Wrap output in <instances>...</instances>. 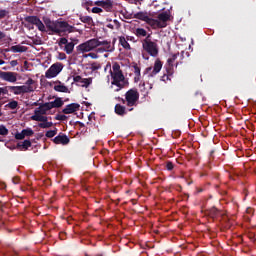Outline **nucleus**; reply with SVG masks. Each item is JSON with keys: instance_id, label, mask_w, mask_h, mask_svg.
Here are the masks:
<instances>
[{"instance_id": "obj_1", "label": "nucleus", "mask_w": 256, "mask_h": 256, "mask_svg": "<svg viewBox=\"0 0 256 256\" xmlns=\"http://www.w3.org/2000/svg\"><path fill=\"white\" fill-rule=\"evenodd\" d=\"M43 22L46 25L48 31H52L55 35H61V33H65L67 27H69V23L66 21H52L49 17H43Z\"/></svg>"}, {"instance_id": "obj_2", "label": "nucleus", "mask_w": 256, "mask_h": 256, "mask_svg": "<svg viewBox=\"0 0 256 256\" xmlns=\"http://www.w3.org/2000/svg\"><path fill=\"white\" fill-rule=\"evenodd\" d=\"M118 101H121L123 105H126L127 111H133V107L137 106V101H139V92L137 89H130L125 94V99L118 97Z\"/></svg>"}, {"instance_id": "obj_3", "label": "nucleus", "mask_w": 256, "mask_h": 256, "mask_svg": "<svg viewBox=\"0 0 256 256\" xmlns=\"http://www.w3.org/2000/svg\"><path fill=\"white\" fill-rule=\"evenodd\" d=\"M141 43L143 51L150 55V57H158L159 44L151 40V34H148L147 37L141 41Z\"/></svg>"}, {"instance_id": "obj_4", "label": "nucleus", "mask_w": 256, "mask_h": 256, "mask_svg": "<svg viewBox=\"0 0 256 256\" xmlns=\"http://www.w3.org/2000/svg\"><path fill=\"white\" fill-rule=\"evenodd\" d=\"M101 45V40L97 38H92L86 42L78 45L76 50L78 53H89L91 51H97V48Z\"/></svg>"}, {"instance_id": "obj_5", "label": "nucleus", "mask_w": 256, "mask_h": 256, "mask_svg": "<svg viewBox=\"0 0 256 256\" xmlns=\"http://www.w3.org/2000/svg\"><path fill=\"white\" fill-rule=\"evenodd\" d=\"M171 20V13L164 11L158 14L157 19L152 18V29H165L167 21Z\"/></svg>"}, {"instance_id": "obj_6", "label": "nucleus", "mask_w": 256, "mask_h": 256, "mask_svg": "<svg viewBox=\"0 0 256 256\" xmlns=\"http://www.w3.org/2000/svg\"><path fill=\"white\" fill-rule=\"evenodd\" d=\"M63 63L57 62L50 66V68L45 72L46 79H53L63 71Z\"/></svg>"}, {"instance_id": "obj_7", "label": "nucleus", "mask_w": 256, "mask_h": 256, "mask_svg": "<svg viewBox=\"0 0 256 256\" xmlns=\"http://www.w3.org/2000/svg\"><path fill=\"white\" fill-rule=\"evenodd\" d=\"M115 51V44H112L111 41L103 40L100 41V45L96 49V53H113Z\"/></svg>"}, {"instance_id": "obj_8", "label": "nucleus", "mask_w": 256, "mask_h": 256, "mask_svg": "<svg viewBox=\"0 0 256 256\" xmlns=\"http://www.w3.org/2000/svg\"><path fill=\"white\" fill-rule=\"evenodd\" d=\"M163 69V62L160 59H156L154 62V67H148L144 71V75L149 74V77H155Z\"/></svg>"}, {"instance_id": "obj_9", "label": "nucleus", "mask_w": 256, "mask_h": 256, "mask_svg": "<svg viewBox=\"0 0 256 256\" xmlns=\"http://www.w3.org/2000/svg\"><path fill=\"white\" fill-rule=\"evenodd\" d=\"M112 85H115L118 87L115 89L116 92L121 91L125 85H123V81H125V76L123 75V72H116L112 74Z\"/></svg>"}, {"instance_id": "obj_10", "label": "nucleus", "mask_w": 256, "mask_h": 256, "mask_svg": "<svg viewBox=\"0 0 256 256\" xmlns=\"http://www.w3.org/2000/svg\"><path fill=\"white\" fill-rule=\"evenodd\" d=\"M0 79H2V81H7L8 83H16L17 73L0 71Z\"/></svg>"}, {"instance_id": "obj_11", "label": "nucleus", "mask_w": 256, "mask_h": 256, "mask_svg": "<svg viewBox=\"0 0 256 256\" xmlns=\"http://www.w3.org/2000/svg\"><path fill=\"white\" fill-rule=\"evenodd\" d=\"M33 135H35V132L33 131V129L26 128V129H23L21 132H17L15 134V139H17L18 141H21L25 139V137H33Z\"/></svg>"}, {"instance_id": "obj_12", "label": "nucleus", "mask_w": 256, "mask_h": 256, "mask_svg": "<svg viewBox=\"0 0 256 256\" xmlns=\"http://www.w3.org/2000/svg\"><path fill=\"white\" fill-rule=\"evenodd\" d=\"M135 19H139L140 21H145L147 25H150V27H153V18L149 17L147 12H137L134 15Z\"/></svg>"}, {"instance_id": "obj_13", "label": "nucleus", "mask_w": 256, "mask_h": 256, "mask_svg": "<svg viewBox=\"0 0 256 256\" xmlns=\"http://www.w3.org/2000/svg\"><path fill=\"white\" fill-rule=\"evenodd\" d=\"M81 105H79L78 103H71L66 105V107L62 110V113H64V115H71V113H75V111H79Z\"/></svg>"}, {"instance_id": "obj_14", "label": "nucleus", "mask_w": 256, "mask_h": 256, "mask_svg": "<svg viewBox=\"0 0 256 256\" xmlns=\"http://www.w3.org/2000/svg\"><path fill=\"white\" fill-rule=\"evenodd\" d=\"M69 137L65 134H59L53 139V143L56 145H69Z\"/></svg>"}, {"instance_id": "obj_15", "label": "nucleus", "mask_w": 256, "mask_h": 256, "mask_svg": "<svg viewBox=\"0 0 256 256\" xmlns=\"http://www.w3.org/2000/svg\"><path fill=\"white\" fill-rule=\"evenodd\" d=\"M47 111H51L49 104H39V107L34 110V115H47Z\"/></svg>"}, {"instance_id": "obj_16", "label": "nucleus", "mask_w": 256, "mask_h": 256, "mask_svg": "<svg viewBox=\"0 0 256 256\" xmlns=\"http://www.w3.org/2000/svg\"><path fill=\"white\" fill-rule=\"evenodd\" d=\"M48 104L49 109H59L61 108L62 105L65 104V102H63V99L61 97L56 98L54 101L52 102H46Z\"/></svg>"}, {"instance_id": "obj_17", "label": "nucleus", "mask_w": 256, "mask_h": 256, "mask_svg": "<svg viewBox=\"0 0 256 256\" xmlns=\"http://www.w3.org/2000/svg\"><path fill=\"white\" fill-rule=\"evenodd\" d=\"M97 7H102L103 9H112L113 2L111 0H99L94 3Z\"/></svg>"}, {"instance_id": "obj_18", "label": "nucleus", "mask_w": 256, "mask_h": 256, "mask_svg": "<svg viewBox=\"0 0 256 256\" xmlns=\"http://www.w3.org/2000/svg\"><path fill=\"white\" fill-rule=\"evenodd\" d=\"M132 68L134 69L133 71L135 74L134 81L135 83H139V81H141V67H139L137 63H134Z\"/></svg>"}, {"instance_id": "obj_19", "label": "nucleus", "mask_w": 256, "mask_h": 256, "mask_svg": "<svg viewBox=\"0 0 256 256\" xmlns=\"http://www.w3.org/2000/svg\"><path fill=\"white\" fill-rule=\"evenodd\" d=\"M114 111L116 115H120V117H123V115H127V108L121 104H116Z\"/></svg>"}, {"instance_id": "obj_20", "label": "nucleus", "mask_w": 256, "mask_h": 256, "mask_svg": "<svg viewBox=\"0 0 256 256\" xmlns=\"http://www.w3.org/2000/svg\"><path fill=\"white\" fill-rule=\"evenodd\" d=\"M32 121H38L40 123H45L48 121L47 116H45V114H34L31 117Z\"/></svg>"}, {"instance_id": "obj_21", "label": "nucleus", "mask_w": 256, "mask_h": 256, "mask_svg": "<svg viewBox=\"0 0 256 256\" xmlns=\"http://www.w3.org/2000/svg\"><path fill=\"white\" fill-rule=\"evenodd\" d=\"M119 43H120V45H122L123 49H126L127 51H131V45L129 44V42L125 38V36L119 37Z\"/></svg>"}, {"instance_id": "obj_22", "label": "nucleus", "mask_w": 256, "mask_h": 256, "mask_svg": "<svg viewBox=\"0 0 256 256\" xmlns=\"http://www.w3.org/2000/svg\"><path fill=\"white\" fill-rule=\"evenodd\" d=\"M10 51H12V53H25L27 51V46H21V45L11 46Z\"/></svg>"}, {"instance_id": "obj_23", "label": "nucleus", "mask_w": 256, "mask_h": 256, "mask_svg": "<svg viewBox=\"0 0 256 256\" xmlns=\"http://www.w3.org/2000/svg\"><path fill=\"white\" fill-rule=\"evenodd\" d=\"M31 147V140H24L22 143L17 144V149H20V151H27Z\"/></svg>"}, {"instance_id": "obj_24", "label": "nucleus", "mask_w": 256, "mask_h": 256, "mask_svg": "<svg viewBox=\"0 0 256 256\" xmlns=\"http://www.w3.org/2000/svg\"><path fill=\"white\" fill-rule=\"evenodd\" d=\"M59 85L54 86V91H57L58 93H69V88L67 86L61 84L60 81H58Z\"/></svg>"}, {"instance_id": "obj_25", "label": "nucleus", "mask_w": 256, "mask_h": 256, "mask_svg": "<svg viewBox=\"0 0 256 256\" xmlns=\"http://www.w3.org/2000/svg\"><path fill=\"white\" fill-rule=\"evenodd\" d=\"M74 49H75V43H73V42H68L66 44V46L64 47V51H65V53H67V55H71V53H73Z\"/></svg>"}, {"instance_id": "obj_26", "label": "nucleus", "mask_w": 256, "mask_h": 256, "mask_svg": "<svg viewBox=\"0 0 256 256\" xmlns=\"http://www.w3.org/2000/svg\"><path fill=\"white\" fill-rule=\"evenodd\" d=\"M19 87H20V91H21L22 94L33 93V91H35V88L33 86L22 85V86H19Z\"/></svg>"}, {"instance_id": "obj_27", "label": "nucleus", "mask_w": 256, "mask_h": 256, "mask_svg": "<svg viewBox=\"0 0 256 256\" xmlns=\"http://www.w3.org/2000/svg\"><path fill=\"white\" fill-rule=\"evenodd\" d=\"M135 35L136 37H146L149 35L147 34V30H145L144 28H137L135 30Z\"/></svg>"}, {"instance_id": "obj_28", "label": "nucleus", "mask_w": 256, "mask_h": 256, "mask_svg": "<svg viewBox=\"0 0 256 256\" xmlns=\"http://www.w3.org/2000/svg\"><path fill=\"white\" fill-rule=\"evenodd\" d=\"M208 215L212 217V219H215V217H219V209L216 207H212L208 210Z\"/></svg>"}, {"instance_id": "obj_29", "label": "nucleus", "mask_w": 256, "mask_h": 256, "mask_svg": "<svg viewBox=\"0 0 256 256\" xmlns=\"http://www.w3.org/2000/svg\"><path fill=\"white\" fill-rule=\"evenodd\" d=\"M26 23H30L31 25H36L39 21V17L37 16H28L25 18Z\"/></svg>"}, {"instance_id": "obj_30", "label": "nucleus", "mask_w": 256, "mask_h": 256, "mask_svg": "<svg viewBox=\"0 0 256 256\" xmlns=\"http://www.w3.org/2000/svg\"><path fill=\"white\" fill-rule=\"evenodd\" d=\"M10 91H13L14 95H23L20 86H8Z\"/></svg>"}, {"instance_id": "obj_31", "label": "nucleus", "mask_w": 256, "mask_h": 256, "mask_svg": "<svg viewBox=\"0 0 256 256\" xmlns=\"http://www.w3.org/2000/svg\"><path fill=\"white\" fill-rule=\"evenodd\" d=\"M80 21L87 25H91L93 23V18L91 16H80Z\"/></svg>"}, {"instance_id": "obj_32", "label": "nucleus", "mask_w": 256, "mask_h": 256, "mask_svg": "<svg viewBox=\"0 0 256 256\" xmlns=\"http://www.w3.org/2000/svg\"><path fill=\"white\" fill-rule=\"evenodd\" d=\"M38 127H40V129H50V127H53V122H41L38 124Z\"/></svg>"}, {"instance_id": "obj_33", "label": "nucleus", "mask_w": 256, "mask_h": 256, "mask_svg": "<svg viewBox=\"0 0 256 256\" xmlns=\"http://www.w3.org/2000/svg\"><path fill=\"white\" fill-rule=\"evenodd\" d=\"M35 25L37 26V29H38L39 31H41L42 33H45V31H46V29H45V24H43V22L41 21V19H39Z\"/></svg>"}, {"instance_id": "obj_34", "label": "nucleus", "mask_w": 256, "mask_h": 256, "mask_svg": "<svg viewBox=\"0 0 256 256\" xmlns=\"http://www.w3.org/2000/svg\"><path fill=\"white\" fill-rule=\"evenodd\" d=\"M177 57H179V53L172 54L171 57L167 60V65H173V63H175L177 60Z\"/></svg>"}, {"instance_id": "obj_35", "label": "nucleus", "mask_w": 256, "mask_h": 256, "mask_svg": "<svg viewBox=\"0 0 256 256\" xmlns=\"http://www.w3.org/2000/svg\"><path fill=\"white\" fill-rule=\"evenodd\" d=\"M6 107H8V109H16L17 107H19V102H17L16 100H13L8 104H6Z\"/></svg>"}, {"instance_id": "obj_36", "label": "nucleus", "mask_w": 256, "mask_h": 256, "mask_svg": "<svg viewBox=\"0 0 256 256\" xmlns=\"http://www.w3.org/2000/svg\"><path fill=\"white\" fill-rule=\"evenodd\" d=\"M82 87H89V85H91V83H93V79L92 78H84L82 80Z\"/></svg>"}, {"instance_id": "obj_37", "label": "nucleus", "mask_w": 256, "mask_h": 256, "mask_svg": "<svg viewBox=\"0 0 256 256\" xmlns=\"http://www.w3.org/2000/svg\"><path fill=\"white\" fill-rule=\"evenodd\" d=\"M55 135H57V128L55 130H49L46 132L45 136L48 139H52V137H55Z\"/></svg>"}, {"instance_id": "obj_38", "label": "nucleus", "mask_w": 256, "mask_h": 256, "mask_svg": "<svg viewBox=\"0 0 256 256\" xmlns=\"http://www.w3.org/2000/svg\"><path fill=\"white\" fill-rule=\"evenodd\" d=\"M90 69L92 72L99 71V69H101V65L98 62H93Z\"/></svg>"}, {"instance_id": "obj_39", "label": "nucleus", "mask_w": 256, "mask_h": 256, "mask_svg": "<svg viewBox=\"0 0 256 256\" xmlns=\"http://www.w3.org/2000/svg\"><path fill=\"white\" fill-rule=\"evenodd\" d=\"M0 135L6 136L9 135V129L5 125H0Z\"/></svg>"}, {"instance_id": "obj_40", "label": "nucleus", "mask_w": 256, "mask_h": 256, "mask_svg": "<svg viewBox=\"0 0 256 256\" xmlns=\"http://www.w3.org/2000/svg\"><path fill=\"white\" fill-rule=\"evenodd\" d=\"M98 54L99 53H96V52H90L88 54H85L83 57L85 58L90 57L91 59H99Z\"/></svg>"}, {"instance_id": "obj_41", "label": "nucleus", "mask_w": 256, "mask_h": 256, "mask_svg": "<svg viewBox=\"0 0 256 256\" xmlns=\"http://www.w3.org/2000/svg\"><path fill=\"white\" fill-rule=\"evenodd\" d=\"M68 117L65 114H57L55 116L56 121H67Z\"/></svg>"}, {"instance_id": "obj_42", "label": "nucleus", "mask_w": 256, "mask_h": 256, "mask_svg": "<svg viewBox=\"0 0 256 256\" xmlns=\"http://www.w3.org/2000/svg\"><path fill=\"white\" fill-rule=\"evenodd\" d=\"M112 69L114 71V73H121V66L119 65V63H114L112 65Z\"/></svg>"}, {"instance_id": "obj_43", "label": "nucleus", "mask_w": 256, "mask_h": 256, "mask_svg": "<svg viewBox=\"0 0 256 256\" xmlns=\"http://www.w3.org/2000/svg\"><path fill=\"white\" fill-rule=\"evenodd\" d=\"M173 65H168L166 67V75H170V77H173Z\"/></svg>"}, {"instance_id": "obj_44", "label": "nucleus", "mask_w": 256, "mask_h": 256, "mask_svg": "<svg viewBox=\"0 0 256 256\" xmlns=\"http://www.w3.org/2000/svg\"><path fill=\"white\" fill-rule=\"evenodd\" d=\"M69 43V40H67V38H60L58 45L59 47H63V45H67Z\"/></svg>"}, {"instance_id": "obj_45", "label": "nucleus", "mask_w": 256, "mask_h": 256, "mask_svg": "<svg viewBox=\"0 0 256 256\" xmlns=\"http://www.w3.org/2000/svg\"><path fill=\"white\" fill-rule=\"evenodd\" d=\"M174 167H175V165H173V162H171V161L166 162L167 171H173Z\"/></svg>"}, {"instance_id": "obj_46", "label": "nucleus", "mask_w": 256, "mask_h": 256, "mask_svg": "<svg viewBox=\"0 0 256 256\" xmlns=\"http://www.w3.org/2000/svg\"><path fill=\"white\" fill-rule=\"evenodd\" d=\"M57 59H59V61H65V59H67V54H65L63 52H59Z\"/></svg>"}, {"instance_id": "obj_47", "label": "nucleus", "mask_w": 256, "mask_h": 256, "mask_svg": "<svg viewBox=\"0 0 256 256\" xmlns=\"http://www.w3.org/2000/svg\"><path fill=\"white\" fill-rule=\"evenodd\" d=\"M35 83V80H33V78H29L26 82H25V86L26 87H33Z\"/></svg>"}, {"instance_id": "obj_48", "label": "nucleus", "mask_w": 256, "mask_h": 256, "mask_svg": "<svg viewBox=\"0 0 256 256\" xmlns=\"http://www.w3.org/2000/svg\"><path fill=\"white\" fill-rule=\"evenodd\" d=\"M74 83H82L83 79L80 75L74 76L73 77Z\"/></svg>"}, {"instance_id": "obj_49", "label": "nucleus", "mask_w": 256, "mask_h": 256, "mask_svg": "<svg viewBox=\"0 0 256 256\" xmlns=\"http://www.w3.org/2000/svg\"><path fill=\"white\" fill-rule=\"evenodd\" d=\"M161 81H164V82L171 81V76L168 75V74H164V75L161 77Z\"/></svg>"}, {"instance_id": "obj_50", "label": "nucleus", "mask_w": 256, "mask_h": 256, "mask_svg": "<svg viewBox=\"0 0 256 256\" xmlns=\"http://www.w3.org/2000/svg\"><path fill=\"white\" fill-rule=\"evenodd\" d=\"M7 13H9L7 10H0V19H5Z\"/></svg>"}, {"instance_id": "obj_51", "label": "nucleus", "mask_w": 256, "mask_h": 256, "mask_svg": "<svg viewBox=\"0 0 256 256\" xmlns=\"http://www.w3.org/2000/svg\"><path fill=\"white\" fill-rule=\"evenodd\" d=\"M92 13H103V9L99 7H93L92 8Z\"/></svg>"}, {"instance_id": "obj_52", "label": "nucleus", "mask_w": 256, "mask_h": 256, "mask_svg": "<svg viewBox=\"0 0 256 256\" xmlns=\"http://www.w3.org/2000/svg\"><path fill=\"white\" fill-rule=\"evenodd\" d=\"M126 41H132V43H137V40H135V37L133 36H127Z\"/></svg>"}, {"instance_id": "obj_53", "label": "nucleus", "mask_w": 256, "mask_h": 256, "mask_svg": "<svg viewBox=\"0 0 256 256\" xmlns=\"http://www.w3.org/2000/svg\"><path fill=\"white\" fill-rule=\"evenodd\" d=\"M19 177L15 176L13 179H12V182L14 183V185H19Z\"/></svg>"}, {"instance_id": "obj_54", "label": "nucleus", "mask_w": 256, "mask_h": 256, "mask_svg": "<svg viewBox=\"0 0 256 256\" xmlns=\"http://www.w3.org/2000/svg\"><path fill=\"white\" fill-rule=\"evenodd\" d=\"M10 65H11V67H17V65H19V62H17V60H12L10 62Z\"/></svg>"}, {"instance_id": "obj_55", "label": "nucleus", "mask_w": 256, "mask_h": 256, "mask_svg": "<svg viewBox=\"0 0 256 256\" xmlns=\"http://www.w3.org/2000/svg\"><path fill=\"white\" fill-rule=\"evenodd\" d=\"M9 87H4L3 88V92H2V95H7L9 93Z\"/></svg>"}, {"instance_id": "obj_56", "label": "nucleus", "mask_w": 256, "mask_h": 256, "mask_svg": "<svg viewBox=\"0 0 256 256\" xmlns=\"http://www.w3.org/2000/svg\"><path fill=\"white\" fill-rule=\"evenodd\" d=\"M6 35L4 32H0V39H5Z\"/></svg>"}, {"instance_id": "obj_57", "label": "nucleus", "mask_w": 256, "mask_h": 256, "mask_svg": "<svg viewBox=\"0 0 256 256\" xmlns=\"http://www.w3.org/2000/svg\"><path fill=\"white\" fill-rule=\"evenodd\" d=\"M77 124L79 125V127H85V124L83 122L78 121Z\"/></svg>"}, {"instance_id": "obj_58", "label": "nucleus", "mask_w": 256, "mask_h": 256, "mask_svg": "<svg viewBox=\"0 0 256 256\" xmlns=\"http://www.w3.org/2000/svg\"><path fill=\"white\" fill-rule=\"evenodd\" d=\"M1 107H3V104L0 103V117H3V112L1 111Z\"/></svg>"}, {"instance_id": "obj_59", "label": "nucleus", "mask_w": 256, "mask_h": 256, "mask_svg": "<svg viewBox=\"0 0 256 256\" xmlns=\"http://www.w3.org/2000/svg\"><path fill=\"white\" fill-rule=\"evenodd\" d=\"M215 153V150L210 151V159L213 157V154Z\"/></svg>"}, {"instance_id": "obj_60", "label": "nucleus", "mask_w": 256, "mask_h": 256, "mask_svg": "<svg viewBox=\"0 0 256 256\" xmlns=\"http://www.w3.org/2000/svg\"><path fill=\"white\" fill-rule=\"evenodd\" d=\"M0 65H5V61L3 59H0Z\"/></svg>"}, {"instance_id": "obj_61", "label": "nucleus", "mask_w": 256, "mask_h": 256, "mask_svg": "<svg viewBox=\"0 0 256 256\" xmlns=\"http://www.w3.org/2000/svg\"><path fill=\"white\" fill-rule=\"evenodd\" d=\"M5 184H0V189H5Z\"/></svg>"}, {"instance_id": "obj_62", "label": "nucleus", "mask_w": 256, "mask_h": 256, "mask_svg": "<svg viewBox=\"0 0 256 256\" xmlns=\"http://www.w3.org/2000/svg\"><path fill=\"white\" fill-rule=\"evenodd\" d=\"M108 28L109 29H113V25L112 24H108Z\"/></svg>"}, {"instance_id": "obj_63", "label": "nucleus", "mask_w": 256, "mask_h": 256, "mask_svg": "<svg viewBox=\"0 0 256 256\" xmlns=\"http://www.w3.org/2000/svg\"><path fill=\"white\" fill-rule=\"evenodd\" d=\"M0 95H3V87L0 88Z\"/></svg>"}, {"instance_id": "obj_64", "label": "nucleus", "mask_w": 256, "mask_h": 256, "mask_svg": "<svg viewBox=\"0 0 256 256\" xmlns=\"http://www.w3.org/2000/svg\"><path fill=\"white\" fill-rule=\"evenodd\" d=\"M37 105H39V103L38 102H34V106L37 107Z\"/></svg>"}]
</instances>
